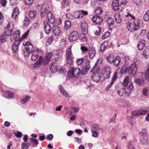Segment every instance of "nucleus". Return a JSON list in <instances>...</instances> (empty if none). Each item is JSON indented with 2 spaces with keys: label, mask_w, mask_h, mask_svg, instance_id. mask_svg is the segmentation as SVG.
Segmentation results:
<instances>
[{
  "label": "nucleus",
  "mask_w": 149,
  "mask_h": 149,
  "mask_svg": "<svg viewBox=\"0 0 149 149\" xmlns=\"http://www.w3.org/2000/svg\"><path fill=\"white\" fill-rule=\"evenodd\" d=\"M123 87L119 84L118 85V88H116L117 93L120 96H122L125 91V88H126L127 90L131 91L133 88V83L131 80H130L128 77H125L123 83Z\"/></svg>",
  "instance_id": "f257e3e1"
},
{
  "label": "nucleus",
  "mask_w": 149,
  "mask_h": 149,
  "mask_svg": "<svg viewBox=\"0 0 149 149\" xmlns=\"http://www.w3.org/2000/svg\"><path fill=\"white\" fill-rule=\"evenodd\" d=\"M30 22V19L27 17H25L24 22V25L26 26H28Z\"/></svg>",
  "instance_id": "a18cd8bd"
},
{
  "label": "nucleus",
  "mask_w": 149,
  "mask_h": 149,
  "mask_svg": "<svg viewBox=\"0 0 149 149\" xmlns=\"http://www.w3.org/2000/svg\"><path fill=\"white\" fill-rule=\"evenodd\" d=\"M44 28L45 31L47 33H48L51 30V27L49 24L47 22H44Z\"/></svg>",
  "instance_id": "a878e982"
},
{
  "label": "nucleus",
  "mask_w": 149,
  "mask_h": 149,
  "mask_svg": "<svg viewBox=\"0 0 149 149\" xmlns=\"http://www.w3.org/2000/svg\"><path fill=\"white\" fill-rule=\"evenodd\" d=\"M70 37H78L79 34L77 31H72L70 34Z\"/></svg>",
  "instance_id": "ea45409f"
},
{
  "label": "nucleus",
  "mask_w": 149,
  "mask_h": 149,
  "mask_svg": "<svg viewBox=\"0 0 149 149\" xmlns=\"http://www.w3.org/2000/svg\"><path fill=\"white\" fill-rule=\"evenodd\" d=\"M142 94L145 96H147L149 94V88L147 87L144 88L143 89Z\"/></svg>",
  "instance_id": "4c0bfd02"
},
{
  "label": "nucleus",
  "mask_w": 149,
  "mask_h": 149,
  "mask_svg": "<svg viewBox=\"0 0 149 149\" xmlns=\"http://www.w3.org/2000/svg\"><path fill=\"white\" fill-rule=\"evenodd\" d=\"M139 114L140 115H142L146 114L148 112V111L146 110H139Z\"/></svg>",
  "instance_id": "864d4df0"
},
{
  "label": "nucleus",
  "mask_w": 149,
  "mask_h": 149,
  "mask_svg": "<svg viewBox=\"0 0 149 149\" xmlns=\"http://www.w3.org/2000/svg\"><path fill=\"white\" fill-rule=\"evenodd\" d=\"M20 32L19 31H17L15 32L14 34V37H19L20 36Z\"/></svg>",
  "instance_id": "bf43d9fd"
},
{
  "label": "nucleus",
  "mask_w": 149,
  "mask_h": 149,
  "mask_svg": "<svg viewBox=\"0 0 149 149\" xmlns=\"http://www.w3.org/2000/svg\"><path fill=\"white\" fill-rule=\"evenodd\" d=\"M66 72L67 71L65 68H61L59 70L58 73L59 74H62L63 76H65Z\"/></svg>",
  "instance_id": "37998d69"
},
{
  "label": "nucleus",
  "mask_w": 149,
  "mask_h": 149,
  "mask_svg": "<svg viewBox=\"0 0 149 149\" xmlns=\"http://www.w3.org/2000/svg\"><path fill=\"white\" fill-rule=\"evenodd\" d=\"M68 73L71 77L76 79L80 74V70L79 68L71 67L69 69Z\"/></svg>",
  "instance_id": "7ed1b4c3"
},
{
  "label": "nucleus",
  "mask_w": 149,
  "mask_h": 149,
  "mask_svg": "<svg viewBox=\"0 0 149 149\" xmlns=\"http://www.w3.org/2000/svg\"><path fill=\"white\" fill-rule=\"evenodd\" d=\"M52 54L51 52L48 53L46 54L45 57L43 58L40 56L38 61L33 65L34 68L38 67L42 65L47 64L52 59Z\"/></svg>",
  "instance_id": "f03ea898"
},
{
  "label": "nucleus",
  "mask_w": 149,
  "mask_h": 149,
  "mask_svg": "<svg viewBox=\"0 0 149 149\" xmlns=\"http://www.w3.org/2000/svg\"><path fill=\"white\" fill-rule=\"evenodd\" d=\"M95 12L97 14H100L102 12V11L101 9L100 8H99L95 10Z\"/></svg>",
  "instance_id": "e2e57ef3"
},
{
  "label": "nucleus",
  "mask_w": 149,
  "mask_h": 149,
  "mask_svg": "<svg viewBox=\"0 0 149 149\" xmlns=\"http://www.w3.org/2000/svg\"><path fill=\"white\" fill-rule=\"evenodd\" d=\"M24 45L26 51L28 54L33 53L35 52V49L33 45L30 42H26Z\"/></svg>",
  "instance_id": "1a4fd4ad"
},
{
  "label": "nucleus",
  "mask_w": 149,
  "mask_h": 149,
  "mask_svg": "<svg viewBox=\"0 0 149 149\" xmlns=\"http://www.w3.org/2000/svg\"><path fill=\"white\" fill-rule=\"evenodd\" d=\"M80 11L78 10L75 12L73 13V17L75 18L79 19L80 15Z\"/></svg>",
  "instance_id": "de8ad7c7"
},
{
  "label": "nucleus",
  "mask_w": 149,
  "mask_h": 149,
  "mask_svg": "<svg viewBox=\"0 0 149 149\" xmlns=\"http://www.w3.org/2000/svg\"><path fill=\"white\" fill-rule=\"evenodd\" d=\"M113 10L115 11H120L122 10L123 7L120 5L117 1H114L111 5Z\"/></svg>",
  "instance_id": "9d476101"
},
{
  "label": "nucleus",
  "mask_w": 149,
  "mask_h": 149,
  "mask_svg": "<svg viewBox=\"0 0 149 149\" xmlns=\"http://www.w3.org/2000/svg\"><path fill=\"white\" fill-rule=\"evenodd\" d=\"M134 82L136 84L140 86L144 85V80L142 79H135L134 80Z\"/></svg>",
  "instance_id": "473e14b6"
},
{
  "label": "nucleus",
  "mask_w": 149,
  "mask_h": 149,
  "mask_svg": "<svg viewBox=\"0 0 149 149\" xmlns=\"http://www.w3.org/2000/svg\"><path fill=\"white\" fill-rule=\"evenodd\" d=\"M71 22L69 21L68 20L65 22L64 28L65 29H68L70 28Z\"/></svg>",
  "instance_id": "79ce46f5"
},
{
  "label": "nucleus",
  "mask_w": 149,
  "mask_h": 149,
  "mask_svg": "<svg viewBox=\"0 0 149 149\" xmlns=\"http://www.w3.org/2000/svg\"><path fill=\"white\" fill-rule=\"evenodd\" d=\"M30 142L33 145H38V140L36 139L31 138L30 139Z\"/></svg>",
  "instance_id": "8fccbe9b"
},
{
  "label": "nucleus",
  "mask_w": 149,
  "mask_h": 149,
  "mask_svg": "<svg viewBox=\"0 0 149 149\" xmlns=\"http://www.w3.org/2000/svg\"><path fill=\"white\" fill-rule=\"evenodd\" d=\"M81 50L82 52H87L88 51V49L85 47H81Z\"/></svg>",
  "instance_id": "69168bd1"
},
{
  "label": "nucleus",
  "mask_w": 149,
  "mask_h": 149,
  "mask_svg": "<svg viewBox=\"0 0 149 149\" xmlns=\"http://www.w3.org/2000/svg\"><path fill=\"white\" fill-rule=\"evenodd\" d=\"M10 2L11 5L12 6L16 5L18 3L17 0H10Z\"/></svg>",
  "instance_id": "052dcab7"
},
{
  "label": "nucleus",
  "mask_w": 149,
  "mask_h": 149,
  "mask_svg": "<svg viewBox=\"0 0 149 149\" xmlns=\"http://www.w3.org/2000/svg\"><path fill=\"white\" fill-rule=\"evenodd\" d=\"M7 1L6 0H0V5L2 6H5L7 4Z\"/></svg>",
  "instance_id": "13d9d810"
},
{
  "label": "nucleus",
  "mask_w": 149,
  "mask_h": 149,
  "mask_svg": "<svg viewBox=\"0 0 149 149\" xmlns=\"http://www.w3.org/2000/svg\"><path fill=\"white\" fill-rule=\"evenodd\" d=\"M14 42L12 46V50L13 54H15L19 50V47L23 38H14Z\"/></svg>",
  "instance_id": "20e7f679"
},
{
  "label": "nucleus",
  "mask_w": 149,
  "mask_h": 149,
  "mask_svg": "<svg viewBox=\"0 0 149 149\" xmlns=\"http://www.w3.org/2000/svg\"><path fill=\"white\" fill-rule=\"evenodd\" d=\"M92 132V136L93 137L96 138L97 137L98 135V134L97 132V131H91Z\"/></svg>",
  "instance_id": "680f3d73"
},
{
  "label": "nucleus",
  "mask_w": 149,
  "mask_h": 149,
  "mask_svg": "<svg viewBox=\"0 0 149 149\" xmlns=\"http://www.w3.org/2000/svg\"><path fill=\"white\" fill-rule=\"evenodd\" d=\"M81 28L82 34L84 35H86L88 33V25L85 22H81Z\"/></svg>",
  "instance_id": "f8f14e48"
},
{
  "label": "nucleus",
  "mask_w": 149,
  "mask_h": 149,
  "mask_svg": "<svg viewBox=\"0 0 149 149\" xmlns=\"http://www.w3.org/2000/svg\"><path fill=\"white\" fill-rule=\"evenodd\" d=\"M137 70V66L136 65L131 64L129 69V72L130 74L133 75L136 74Z\"/></svg>",
  "instance_id": "2eb2a0df"
},
{
  "label": "nucleus",
  "mask_w": 149,
  "mask_h": 149,
  "mask_svg": "<svg viewBox=\"0 0 149 149\" xmlns=\"http://www.w3.org/2000/svg\"><path fill=\"white\" fill-rule=\"evenodd\" d=\"M108 24H109V26H112L114 23V20L113 18L111 17L110 18V19L107 22Z\"/></svg>",
  "instance_id": "3c124183"
},
{
  "label": "nucleus",
  "mask_w": 149,
  "mask_h": 149,
  "mask_svg": "<svg viewBox=\"0 0 149 149\" xmlns=\"http://www.w3.org/2000/svg\"><path fill=\"white\" fill-rule=\"evenodd\" d=\"M29 145L30 144L29 143H22V149H28Z\"/></svg>",
  "instance_id": "09e8293b"
},
{
  "label": "nucleus",
  "mask_w": 149,
  "mask_h": 149,
  "mask_svg": "<svg viewBox=\"0 0 149 149\" xmlns=\"http://www.w3.org/2000/svg\"><path fill=\"white\" fill-rule=\"evenodd\" d=\"M114 56L112 54H109L107 56L106 59L110 63H113L114 61Z\"/></svg>",
  "instance_id": "7c9ffc66"
},
{
  "label": "nucleus",
  "mask_w": 149,
  "mask_h": 149,
  "mask_svg": "<svg viewBox=\"0 0 149 149\" xmlns=\"http://www.w3.org/2000/svg\"><path fill=\"white\" fill-rule=\"evenodd\" d=\"M141 21L139 19H135L134 22V23L135 26V28L137 30H138L139 28L140 25Z\"/></svg>",
  "instance_id": "bb28decb"
},
{
  "label": "nucleus",
  "mask_w": 149,
  "mask_h": 149,
  "mask_svg": "<svg viewBox=\"0 0 149 149\" xmlns=\"http://www.w3.org/2000/svg\"><path fill=\"white\" fill-rule=\"evenodd\" d=\"M50 69L52 72H54L57 71L58 69V66L55 63L53 62L50 65Z\"/></svg>",
  "instance_id": "5701e85b"
},
{
  "label": "nucleus",
  "mask_w": 149,
  "mask_h": 149,
  "mask_svg": "<svg viewBox=\"0 0 149 149\" xmlns=\"http://www.w3.org/2000/svg\"><path fill=\"white\" fill-rule=\"evenodd\" d=\"M47 17L49 22L52 24H53L55 22V17L52 13L50 12H48Z\"/></svg>",
  "instance_id": "4468645a"
},
{
  "label": "nucleus",
  "mask_w": 149,
  "mask_h": 149,
  "mask_svg": "<svg viewBox=\"0 0 149 149\" xmlns=\"http://www.w3.org/2000/svg\"><path fill=\"white\" fill-rule=\"evenodd\" d=\"M115 18L116 22L120 24L122 21V18L121 15L118 13L116 14L115 15Z\"/></svg>",
  "instance_id": "2f4dec72"
},
{
  "label": "nucleus",
  "mask_w": 149,
  "mask_h": 149,
  "mask_svg": "<svg viewBox=\"0 0 149 149\" xmlns=\"http://www.w3.org/2000/svg\"><path fill=\"white\" fill-rule=\"evenodd\" d=\"M14 134L15 136L18 138H20L22 136V133L20 132H18L17 133H15Z\"/></svg>",
  "instance_id": "338daca9"
},
{
  "label": "nucleus",
  "mask_w": 149,
  "mask_h": 149,
  "mask_svg": "<svg viewBox=\"0 0 149 149\" xmlns=\"http://www.w3.org/2000/svg\"><path fill=\"white\" fill-rule=\"evenodd\" d=\"M10 23H8L5 29L4 34H2L0 36V37H4L7 36H8L11 34L12 28L10 27Z\"/></svg>",
  "instance_id": "6e6552de"
},
{
  "label": "nucleus",
  "mask_w": 149,
  "mask_h": 149,
  "mask_svg": "<svg viewBox=\"0 0 149 149\" xmlns=\"http://www.w3.org/2000/svg\"><path fill=\"white\" fill-rule=\"evenodd\" d=\"M53 40V38H49L47 41L46 45H48L50 44L52 42Z\"/></svg>",
  "instance_id": "4d7b16f0"
},
{
  "label": "nucleus",
  "mask_w": 149,
  "mask_h": 149,
  "mask_svg": "<svg viewBox=\"0 0 149 149\" xmlns=\"http://www.w3.org/2000/svg\"><path fill=\"white\" fill-rule=\"evenodd\" d=\"M90 68V65L89 63H85L83 65L82 70L80 73L83 75H84L87 74Z\"/></svg>",
  "instance_id": "9b49d317"
},
{
  "label": "nucleus",
  "mask_w": 149,
  "mask_h": 149,
  "mask_svg": "<svg viewBox=\"0 0 149 149\" xmlns=\"http://www.w3.org/2000/svg\"><path fill=\"white\" fill-rule=\"evenodd\" d=\"M13 96V94L11 92L9 91H6L4 93L3 96L8 99L12 98Z\"/></svg>",
  "instance_id": "c756f323"
},
{
  "label": "nucleus",
  "mask_w": 149,
  "mask_h": 149,
  "mask_svg": "<svg viewBox=\"0 0 149 149\" xmlns=\"http://www.w3.org/2000/svg\"><path fill=\"white\" fill-rule=\"evenodd\" d=\"M72 47H70L66 54V61L68 64L71 65L73 63L72 55L71 51Z\"/></svg>",
  "instance_id": "423d86ee"
},
{
  "label": "nucleus",
  "mask_w": 149,
  "mask_h": 149,
  "mask_svg": "<svg viewBox=\"0 0 149 149\" xmlns=\"http://www.w3.org/2000/svg\"><path fill=\"white\" fill-rule=\"evenodd\" d=\"M111 68L108 66L105 67L103 70L102 76L105 79L109 78L111 74Z\"/></svg>",
  "instance_id": "0eeeda50"
},
{
  "label": "nucleus",
  "mask_w": 149,
  "mask_h": 149,
  "mask_svg": "<svg viewBox=\"0 0 149 149\" xmlns=\"http://www.w3.org/2000/svg\"><path fill=\"white\" fill-rule=\"evenodd\" d=\"M31 98V96H26L22 97L21 100V102L22 104H24L27 102Z\"/></svg>",
  "instance_id": "72a5a7b5"
},
{
  "label": "nucleus",
  "mask_w": 149,
  "mask_h": 149,
  "mask_svg": "<svg viewBox=\"0 0 149 149\" xmlns=\"http://www.w3.org/2000/svg\"><path fill=\"white\" fill-rule=\"evenodd\" d=\"M49 9V6L48 3H45L42 6L40 10V11H45L47 12Z\"/></svg>",
  "instance_id": "393cba45"
},
{
  "label": "nucleus",
  "mask_w": 149,
  "mask_h": 149,
  "mask_svg": "<svg viewBox=\"0 0 149 149\" xmlns=\"http://www.w3.org/2000/svg\"><path fill=\"white\" fill-rule=\"evenodd\" d=\"M52 29L54 34L55 36H58L61 33L60 29L58 26H54Z\"/></svg>",
  "instance_id": "412c9836"
},
{
  "label": "nucleus",
  "mask_w": 149,
  "mask_h": 149,
  "mask_svg": "<svg viewBox=\"0 0 149 149\" xmlns=\"http://www.w3.org/2000/svg\"><path fill=\"white\" fill-rule=\"evenodd\" d=\"M100 129V126L98 125L97 124H94L92 126L91 131H97Z\"/></svg>",
  "instance_id": "58836bf2"
},
{
  "label": "nucleus",
  "mask_w": 149,
  "mask_h": 149,
  "mask_svg": "<svg viewBox=\"0 0 149 149\" xmlns=\"http://www.w3.org/2000/svg\"><path fill=\"white\" fill-rule=\"evenodd\" d=\"M90 50H89V56L90 58H93L95 56V49L92 47H90Z\"/></svg>",
  "instance_id": "b1692460"
},
{
  "label": "nucleus",
  "mask_w": 149,
  "mask_h": 149,
  "mask_svg": "<svg viewBox=\"0 0 149 149\" xmlns=\"http://www.w3.org/2000/svg\"><path fill=\"white\" fill-rule=\"evenodd\" d=\"M36 14L37 12L36 11L31 10L29 13V16L31 18H35L36 17Z\"/></svg>",
  "instance_id": "c9c22d12"
},
{
  "label": "nucleus",
  "mask_w": 149,
  "mask_h": 149,
  "mask_svg": "<svg viewBox=\"0 0 149 149\" xmlns=\"http://www.w3.org/2000/svg\"><path fill=\"white\" fill-rule=\"evenodd\" d=\"M148 11L146 12L143 16V20L146 21H148L149 20V13Z\"/></svg>",
  "instance_id": "c03bdc74"
},
{
  "label": "nucleus",
  "mask_w": 149,
  "mask_h": 149,
  "mask_svg": "<svg viewBox=\"0 0 149 149\" xmlns=\"http://www.w3.org/2000/svg\"><path fill=\"white\" fill-rule=\"evenodd\" d=\"M100 74L98 71L94 72L92 76V78L94 81L97 82L100 79Z\"/></svg>",
  "instance_id": "ddd939ff"
},
{
  "label": "nucleus",
  "mask_w": 149,
  "mask_h": 149,
  "mask_svg": "<svg viewBox=\"0 0 149 149\" xmlns=\"http://www.w3.org/2000/svg\"><path fill=\"white\" fill-rule=\"evenodd\" d=\"M144 77L148 81H149V65L148 66L147 69L145 72Z\"/></svg>",
  "instance_id": "a19ab883"
},
{
  "label": "nucleus",
  "mask_w": 149,
  "mask_h": 149,
  "mask_svg": "<svg viewBox=\"0 0 149 149\" xmlns=\"http://www.w3.org/2000/svg\"><path fill=\"white\" fill-rule=\"evenodd\" d=\"M31 56V60L35 61L37 58L38 56V52L37 51H35L33 52Z\"/></svg>",
  "instance_id": "f704fd0d"
},
{
  "label": "nucleus",
  "mask_w": 149,
  "mask_h": 149,
  "mask_svg": "<svg viewBox=\"0 0 149 149\" xmlns=\"http://www.w3.org/2000/svg\"><path fill=\"white\" fill-rule=\"evenodd\" d=\"M139 61L138 60L137 58H134L133 60V65H136L137 66L139 65Z\"/></svg>",
  "instance_id": "5fc2aeb1"
},
{
  "label": "nucleus",
  "mask_w": 149,
  "mask_h": 149,
  "mask_svg": "<svg viewBox=\"0 0 149 149\" xmlns=\"http://www.w3.org/2000/svg\"><path fill=\"white\" fill-rule=\"evenodd\" d=\"M143 57L146 59L149 58V48H146L143 53Z\"/></svg>",
  "instance_id": "c85d7f7f"
},
{
  "label": "nucleus",
  "mask_w": 149,
  "mask_h": 149,
  "mask_svg": "<svg viewBox=\"0 0 149 149\" xmlns=\"http://www.w3.org/2000/svg\"><path fill=\"white\" fill-rule=\"evenodd\" d=\"M84 59L83 58L78 59L76 62L77 64L78 65H80L84 61Z\"/></svg>",
  "instance_id": "6e6d98bb"
},
{
  "label": "nucleus",
  "mask_w": 149,
  "mask_h": 149,
  "mask_svg": "<svg viewBox=\"0 0 149 149\" xmlns=\"http://www.w3.org/2000/svg\"><path fill=\"white\" fill-rule=\"evenodd\" d=\"M132 114L133 116H139L140 115L139 111H136L132 112Z\"/></svg>",
  "instance_id": "0e129e2a"
},
{
  "label": "nucleus",
  "mask_w": 149,
  "mask_h": 149,
  "mask_svg": "<svg viewBox=\"0 0 149 149\" xmlns=\"http://www.w3.org/2000/svg\"><path fill=\"white\" fill-rule=\"evenodd\" d=\"M140 141L141 145H146L148 144V138L146 135V133L145 131H141L139 135Z\"/></svg>",
  "instance_id": "39448f33"
},
{
  "label": "nucleus",
  "mask_w": 149,
  "mask_h": 149,
  "mask_svg": "<svg viewBox=\"0 0 149 149\" xmlns=\"http://www.w3.org/2000/svg\"><path fill=\"white\" fill-rule=\"evenodd\" d=\"M33 0H25L24 3L27 5L29 6L33 3Z\"/></svg>",
  "instance_id": "603ef678"
},
{
  "label": "nucleus",
  "mask_w": 149,
  "mask_h": 149,
  "mask_svg": "<svg viewBox=\"0 0 149 149\" xmlns=\"http://www.w3.org/2000/svg\"><path fill=\"white\" fill-rule=\"evenodd\" d=\"M127 28L129 30H130L131 32H133L137 30L135 28V26L134 23L127 22L126 24Z\"/></svg>",
  "instance_id": "f3484780"
},
{
  "label": "nucleus",
  "mask_w": 149,
  "mask_h": 149,
  "mask_svg": "<svg viewBox=\"0 0 149 149\" xmlns=\"http://www.w3.org/2000/svg\"><path fill=\"white\" fill-rule=\"evenodd\" d=\"M120 58L118 56H116L113 62L114 65L118 67L120 63Z\"/></svg>",
  "instance_id": "cd10ccee"
},
{
  "label": "nucleus",
  "mask_w": 149,
  "mask_h": 149,
  "mask_svg": "<svg viewBox=\"0 0 149 149\" xmlns=\"http://www.w3.org/2000/svg\"><path fill=\"white\" fill-rule=\"evenodd\" d=\"M116 1L122 6L125 5L126 3L127 2L126 0H117Z\"/></svg>",
  "instance_id": "49530a36"
},
{
  "label": "nucleus",
  "mask_w": 149,
  "mask_h": 149,
  "mask_svg": "<svg viewBox=\"0 0 149 149\" xmlns=\"http://www.w3.org/2000/svg\"><path fill=\"white\" fill-rule=\"evenodd\" d=\"M61 3L62 7L63 8L67 7L69 3L68 1L67 0H63Z\"/></svg>",
  "instance_id": "e433bc0d"
},
{
  "label": "nucleus",
  "mask_w": 149,
  "mask_h": 149,
  "mask_svg": "<svg viewBox=\"0 0 149 149\" xmlns=\"http://www.w3.org/2000/svg\"><path fill=\"white\" fill-rule=\"evenodd\" d=\"M93 20L96 24H100L102 22V19L100 16L96 15L93 17Z\"/></svg>",
  "instance_id": "a211bd4d"
},
{
  "label": "nucleus",
  "mask_w": 149,
  "mask_h": 149,
  "mask_svg": "<svg viewBox=\"0 0 149 149\" xmlns=\"http://www.w3.org/2000/svg\"><path fill=\"white\" fill-rule=\"evenodd\" d=\"M146 42L144 40H141L138 44L137 47L138 49L141 50H142L145 45Z\"/></svg>",
  "instance_id": "aec40b11"
},
{
  "label": "nucleus",
  "mask_w": 149,
  "mask_h": 149,
  "mask_svg": "<svg viewBox=\"0 0 149 149\" xmlns=\"http://www.w3.org/2000/svg\"><path fill=\"white\" fill-rule=\"evenodd\" d=\"M58 87L60 92L61 94L65 97H70V96L68 94V92L64 89L63 88L61 85H59Z\"/></svg>",
  "instance_id": "6ab92c4d"
},
{
  "label": "nucleus",
  "mask_w": 149,
  "mask_h": 149,
  "mask_svg": "<svg viewBox=\"0 0 149 149\" xmlns=\"http://www.w3.org/2000/svg\"><path fill=\"white\" fill-rule=\"evenodd\" d=\"M110 36V33L109 31L106 32L102 37H109Z\"/></svg>",
  "instance_id": "774afa93"
},
{
  "label": "nucleus",
  "mask_w": 149,
  "mask_h": 149,
  "mask_svg": "<svg viewBox=\"0 0 149 149\" xmlns=\"http://www.w3.org/2000/svg\"><path fill=\"white\" fill-rule=\"evenodd\" d=\"M117 75L118 73L117 72H114L110 83L106 87V90L109 89L111 87L114 82L116 81L118 77Z\"/></svg>",
  "instance_id": "dca6fc26"
},
{
  "label": "nucleus",
  "mask_w": 149,
  "mask_h": 149,
  "mask_svg": "<svg viewBox=\"0 0 149 149\" xmlns=\"http://www.w3.org/2000/svg\"><path fill=\"white\" fill-rule=\"evenodd\" d=\"M19 13V8L18 7L15 8L13 10L12 17L13 19L16 18Z\"/></svg>",
  "instance_id": "4be33fe9"
}]
</instances>
